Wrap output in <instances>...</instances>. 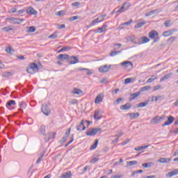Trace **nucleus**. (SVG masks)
<instances>
[{
	"instance_id": "obj_60",
	"label": "nucleus",
	"mask_w": 178,
	"mask_h": 178,
	"mask_svg": "<svg viewBox=\"0 0 178 178\" xmlns=\"http://www.w3.org/2000/svg\"><path fill=\"white\" fill-rule=\"evenodd\" d=\"M164 24L165 27H169L170 26V20L165 21Z\"/></svg>"
},
{
	"instance_id": "obj_11",
	"label": "nucleus",
	"mask_w": 178,
	"mask_h": 178,
	"mask_svg": "<svg viewBox=\"0 0 178 178\" xmlns=\"http://www.w3.org/2000/svg\"><path fill=\"white\" fill-rule=\"evenodd\" d=\"M76 130L77 131H81V130L84 131V130H86V126L84 125V120H82L80 124L77 125Z\"/></svg>"
},
{
	"instance_id": "obj_45",
	"label": "nucleus",
	"mask_w": 178,
	"mask_h": 178,
	"mask_svg": "<svg viewBox=\"0 0 178 178\" xmlns=\"http://www.w3.org/2000/svg\"><path fill=\"white\" fill-rule=\"evenodd\" d=\"M6 52H7V54H12V52H15V50L12 49V47H7L6 49Z\"/></svg>"
},
{
	"instance_id": "obj_3",
	"label": "nucleus",
	"mask_w": 178,
	"mask_h": 178,
	"mask_svg": "<svg viewBox=\"0 0 178 178\" xmlns=\"http://www.w3.org/2000/svg\"><path fill=\"white\" fill-rule=\"evenodd\" d=\"M165 118V115H162V116L156 115L150 120V124H158V123H161V120H163Z\"/></svg>"
},
{
	"instance_id": "obj_42",
	"label": "nucleus",
	"mask_w": 178,
	"mask_h": 178,
	"mask_svg": "<svg viewBox=\"0 0 178 178\" xmlns=\"http://www.w3.org/2000/svg\"><path fill=\"white\" fill-rule=\"evenodd\" d=\"M44 155H45V153H42V155L40 156V157L38 158V159L36 161V163H40L41 161H42V158H44Z\"/></svg>"
},
{
	"instance_id": "obj_21",
	"label": "nucleus",
	"mask_w": 178,
	"mask_h": 178,
	"mask_svg": "<svg viewBox=\"0 0 178 178\" xmlns=\"http://www.w3.org/2000/svg\"><path fill=\"white\" fill-rule=\"evenodd\" d=\"M29 67H31V69L34 72V73H35V72H37V70L40 69L38 67V65L35 63L30 64Z\"/></svg>"
},
{
	"instance_id": "obj_23",
	"label": "nucleus",
	"mask_w": 178,
	"mask_h": 178,
	"mask_svg": "<svg viewBox=\"0 0 178 178\" xmlns=\"http://www.w3.org/2000/svg\"><path fill=\"white\" fill-rule=\"evenodd\" d=\"M60 178H72V172L69 171L63 173Z\"/></svg>"
},
{
	"instance_id": "obj_61",
	"label": "nucleus",
	"mask_w": 178,
	"mask_h": 178,
	"mask_svg": "<svg viewBox=\"0 0 178 178\" xmlns=\"http://www.w3.org/2000/svg\"><path fill=\"white\" fill-rule=\"evenodd\" d=\"M3 30H4V31H10L12 30V28H10V26H7L4 27Z\"/></svg>"
},
{
	"instance_id": "obj_17",
	"label": "nucleus",
	"mask_w": 178,
	"mask_h": 178,
	"mask_svg": "<svg viewBox=\"0 0 178 178\" xmlns=\"http://www.w3.org/2000/svg\"><path fill=\"white\" fill-rule=\"evenodd\" d=\"M170 161H172L171 158H161L158 160V162H159V163H169Z\"/></svg>"
},
{
	"instance_id": "obj_47",
	"label": "nucleus",
	"mask_w": 178,
	"mask_h": 178,
	"mask_svg": "<svg viewBox=\"0 0 178 178\" xmlns=\"http://www.w3.org/2000/svg\"><path fill=\"white\" fill-rule=\"evenodd\" d=\"M151 163H145L142 164L143 168H151Z\"/></svg>"
},
{
	"instance_id": "obj_10",
	"label": "nucleus",
	"mask_w": 178,
	"mask_h": 178,
	"mask_svg": "<svg viewBox=\"0 0 178 178\" xmlns=\"http://www.w3.org/2000/svg\"><path fill=\"white\" fill-rule=\"evenodd\" d=\"M109 69H111V65L108 66L105 65L101 66L99 68V72H100V73H106L109 72Z\"/></svg>"
},
{
	"instance_id": "obj_56",
	"label": "nucleus",
	"mask_w": 178,
	"mask_h": 178,
	"mask_svg": "<svg viewBox=\"0 0 178 178\" xmlns=\"http://www.w3.org/2000/svg\"><path fill=\"white\" fill-rule=\"evenodd\" d=\"M131 23H133V19H130L129 22H124L122 24H124V26H130Z\"/></svg>"
},
{
	"instance_id": "obj_22",
	"label": "nucleus",
	"mask_w": 178,
	"mask_h": 178,
	"mask_svg": "<svg viewBox=\"0 0 178 178\" xmlns=\"http://www.w3.org/2000/svg\"><path fill=\"white\" fill-rule=\"evenodd\" d=\"M102 99H104V97H102V96L101 95V94H99L95 99V104H101V102H102Z\"/></svg>"
},
{
	"instance_id": "obj_30",
	"label": "nucleus",
	"mask_w": 178,
	"mask_h": 178,
	"mask_svg": "<svg viewBox=\"0 0 178 178\" xmlns=\"http://www.w3.org/2000/svg\"><path fill=\"white\" fill-rule=\"evenodd\" d=\"M158 12H159V10L158 9L154 10H152V11H150V12H149V13H147L145 14V16H146L147 17H149V16H152V15H155V13H158Z\"/></svg>"
},
{
	"instance_id": "obj_8",
	"label": "nucleus",
	"mask_w": 178,
	"mask_h": 178,
	"mask_svg": "<svg viewBox=\"0 0 178 178\" xmlns=\"http://www.w3.org/2000/svg\"><path fill=\"white\" fill-rule=\"evenodd\" d=\"M69 65H76V63H79V57L72 56L70 57L69 60Z\"/></svg>"
},
{
	"instance_id": "obj_20",
	"label": "nucleus",
	"mask_w": 178,
	"mask_h": 178,
	"mask_svg": "<svg viewBox=\"0 0 178 178\" xmlns=\"http://www.w3.org/2000/svg\"><path fill=\"white\" fill-rule=\"evenodd\" d=\"M139 95H141V92L138 91L136 93L131 94V97H129V101H134L136 98H138Z\"/></svg>"
},
{
	"instance_id": "obj_1",
	"label": "nucleus",
	"mask_w": 178,
	"mask_h": 178,
	"mask_svg": "<svg viewBox=\"0 0 178 178\" xmlns=\"http://www.w3.org/2000/svg\"><path fill=\"white\" fill-rule=\"evenodd\" d=\"M149 38L154 40L153 42H158L161 40L159 33L155 30H152L149 33Z\"/></svg>"
},
{
	"instance_id": "obj_15",
	"label": "nucleus",
	"mask_w": 178,
	"mask_h": 178,
	"mask_svg": "<svg viewBox=\"0 0 178 178\" xmlns=\"http://www.w3.org/2000/svg\"><path fill=\"white\" fill-rule=\"evenodd\" d=\"M177 175H178V169L169 172L165 175V177H173V176H177Z\"/></svg>"
},
{
	"instance_id": "obj_34",
	"label": "nucleus",
	"mask_w": 178,
	"mask_h": 178,
	"mask_svg": "<svg viewBox=\"0 0 178 178\" xmlns=\"http://www.w3.org/2000/svg\"><path fill=\"white\" fill-rule=\"evenodd\" d=\"M145 24H147V22H143L138 23L136 25L134 26V29H141V27H143V26H145Z\"/></svg>"
},
{
	"instance_id": "obj_31",
	"label": "nucleus",
	"mask_w": 178,
	"mask_h": 178,
	"mask_svg": "<svg viewBox=\"0 0 178 178\" xmlns=\"http://www.w3.org/2000/svg\"><path fill=\"white\" fill-rule=\"evenodd\" d=\"M77 70H79V71H83V70H86L87 72H86V74L87 76H91V74H92V72H91V71H90V70L87 69V68H81V67H79L77 69Z\"/></svg>"
},
{
	"instance_id": "obj_27",
	"label": "nucleus",
	"mask_w": 178,
	"mask_h": 178,
	"mask_svg": "<svg viewBox=\"0 0 178 178\" xmlns=\"http://www.w3.org/2000/svg\"><path fill=\"white\" fill-rule=\"evenodd\" d=\"M19 108H19L18 111L23 112V109H26V103L24 102H21L19 103Z\"/></svg>"
},
{
	"instance_id": "obj_64",
	"label": "nucleus",
	"mask_w": 178,
	"mask_h": 178,
	"mask_svg": "<svg viewBox=\"0 0 178 178\" xmlns=\"http://www.w3.org/2000/svg\"><path fill=\"white\" fill-rule=\"evenodd\" d=\"M118 55V51H111L110 54V56H116Z\"/></svg>"
},
{
	"instance_id": "obj_9",
	"label": "nucleus",
	"mask_w": 178,
	"mask_h": 178,
	"mask_svg": "<svg viewBox=\"0 0 178 178\" xmlns=\"http://www.w3.org/2000/svg\"><path fill=\"white\" fill-rule=\"evenodd\" d=\"M120 66H122L123 67H129V69H133V63L131 61H124L120 63Z\"/></svg>"
},
{
	"instance_id": "obj_36",
	"label": "nucleus",
	"mask_w": 178,
	"mask_h": 178,
	"mask_svg": "<svg viewBox=\"0 0 178 178\" xmlns=\"http://www.w3.org/2000/svg\"><path fill=\"white\" fill-rule=\"evenodd\" d=\"M172 34H173V31H166L163 32V37H170V35H172Z\"/></svg>"
},
{
	"instance_id": "obj_24",
	"label": "nucleus",
	"mask_w": 178,
	"mask_h": 178,
	"mask_svg": "<svg viewBox=\"0 0 178 178\" xmlns=\"http://www.w3.org/2000/svg\"><path fill=\"white\" fill-rule=\"evenodd\" d=\"M101 118H102V116L101 115V113H99V111H95V114H94L95 120H99Z\"/></svg>"
},
{
	"instance_id": "obj_4",
	"label": "nucleus",
	"mask_w": 178,
	"mask_h": 178,
	"mask_svg": "<svg viewBox=\"0 0 178 178\" xmlns=\"http://www.w3.org/2000/svg\"><path fill=\"white\" fill-rule=\"evenodd\" d=\"M42 112L46 116H49L51 115V108L47 104H43L42 106Z\"/></svg>"
},
{
	"instance_id": "obj_49",
	"label": "nucleus",
	"mask_w": 178,
	"mask_h": 178,
	"mask_svg": "<svg viewBox=\"0 0 178 178\" xmlns=\"http://www.w3.org/2000/svg\"><path fill=\"white\" fill-rule=\"evenodd\" d=\"M133 79L132 78H127L125 80H124V84H129L130 83L131 81H133Z\"/></svg>"
},
{
	"instance_id": "obj_54",
	"label": "nucleus",
	"mask_w": 178,
	"mask_h": 178,
	"mask_svg": "<svg viewBox=\"0 0 178 178\" xmlns=\"http://www.w3.org/2000/svg\"><path fill=\"white\" fill-rule=\"evenodd\" d=\"M106 16V14L100 15L99 17V22H104V19H105V17Z\"/></svg>"
},
{
	"instance_id": "obj_58",
	"label": "nucleus",
	"mask_w": 178,
	"mask_h": 178,
	"mask_svg": "<svg viewBox=\"0 0 178 178\" xmlns=\"http://www.w3.org/2000/svg\"><path fill=\"white\" fill-rule=\"evenodd\" d=\"M161 85H157V86H154V90H153L156 91V90L161 89Z\"/></svg>"
},
{
	"instance_id": "obj_59",
	"label": "nucleus",
	"mask_w": 178,
	"mask_h": 178,
	"mask_svg": "<svg viewBox=\"0 0 178 178\" xmlns=\"http://www.w3.org/2000/svg\"><path fill=\"white\" fill-rule=\"evenodd\" d=\"M122 136H123V133L122 132V131H120V132L117 133V134L115 135V137L119 138V137H122Z\"/></svg>"
},
{
	"instance_id": "obj_38",
	"label": "nucleus",
	"mask_w": 178,
	"mask_h": 178,
	"mask_svg": "<svg viewBox=\"0 0 178 178\" xmlns=\"http://www.w3.org/2000/svg\"><path fill=\"white\" fill-rule=\"evenodd\" d=\"M97 147H98V139H96L95 140V143L90 147V149H95V148H97Z\"/></svg>"
},
{
	"instance_id": "obj_16",
	"label": "nucleus",
	"mask_w": 178,
	"mask_h": 178,
	"mask_svg": "<svg viewBox=\"0 0 178 178\" xmlns=\"http://www.w3.org/2000/svg\"><path fill=\"white\" fill-rule=\"evenodd\" d=\"M131 105L130 103H127L120 107L121 111H129L131 108Z\"/></svg>"
},
{
	"instance_id": "obj_2",
	"label": "nucleus",
	"mask_w": 178,
	"mask_h": 178,
	"mask_svg": "<svg viewBox=\"0 0 178 178\" xmlns=\"http://www.w3.org/2000/svg\"><path fill=\"white\" fill-rule=\"evenodd\" d=\"M101 131H102V129L95 127L93 129H89L86 134V136L91 137L92 136H95L97 133H101Z\"/></svg>"
},
{
	"instance_id": "obj_7",
	"label": "nucleus",
	"mask_w": 178,
	"mask_h": 178,
	"mask_svg": "<svg viewBox=\"0 0 178 178\" xmlns=\"http://www.w3.org/2000/svg\"><path fill=\"white\" fill-rule=\"evenodd\" d=\"M174 122L175 118L172 115H170L169 117H168V120L162 124V127H165V126H169L172 124V123H173Z\"/></svg>"
},
{
	"instance_id": "obj_57",
	"label": "nucleus",
	"mask_w": 178,
	"mask_h": 178,
	"mask_svg": "<svg viewBox=\"0 0 178 178\" xmlns=\"http://www.w3.org/2000/svg\"><path fill=\"white\" fill-rule=\"evenodd\" d=\"M77 19H79V16H74V17H71L70 18V22H74V20H77Z\"/></svg>"
},
{
	"instance_id": "obj_51",
	"label": "nucleus",
	"mask_w": 178,
	"mask_h": 178,
	"mask_svg": "<svg viewBox=\"0 0 178 178\" xmlns=\"http://www.w3.org/2000/svg\"><path fill=\"white\" fill-rule=\"evenodd\" d=\"M27 73H29V74H34V71L29 67V68L26 70Z\"/></svg>"
},
{
	"instance_id": "obj_53",
	"label": "nucleus",
	"mask_w": 178,
	"mask_h": 178,
	"mask_svg": "<svg viewBox=\"0 0 178 178\" xmlns=\"http://www.w3.org/2000/svg\"><path fill=\"white\" fill-rule=\"evenodd\" d=\"M115 49H119V48H120L122 47V44L120 43H115L113 44Z\"/></svg>"
},
{
	"instance_id": "obj_43",
	"label": "nucleus",
	"mask_w": 178,
	"mask_h": 178,
	"mask_svg": "<svg viewBox=\"0 0 178 178\" xmlns=\"http://www.w3.org/2000/svg\"><path fill=\"white\" fill-rule=\"evenodd\" d=\"M49 38H51L52 40H56L58 38V35L56 33H54L49 36Z\"/></svg>"
},
{
	"instance_id": "obj_28",
	"label": "nucleus",
	"mask_w": 178,
	"mask_h": 178,
	"mask_svg": "<svg viewBox=\"0 0 178 178\" xmlns=\"http://www.w3.org/2000/svg\"><path fill=\"white\" fill-rule=\"evenodd\" d=\"M72 94H75L76 95H80V94H83V90L79 88H74L72 90Z\"/></svg>"
},
{
	"instance_id": "obj_6",
	"label": "nucleus",
	"mask_w": 178,
	"mask_h": 178,
	"mask_svg": "<svg viewBox=\"0 0 178 178\" xmlns=\"http://www.w3.org/2000/svg\"><path fill=\"white\" fill-rule=\"evenodd\" d=\"M130 8V5H129V3H124L122 6L118 9L117 11H115L116 13H123V12H126Z\"/></svg>"
},
{
	"instance_id": "obj_62",
	"label": "nucleus",
	"mask_w": 178,
	"mask_h": 178,
	"mask_svg": "<svg viewBox=\"0 0 178 178\" xmlns=\"http://www.w3.org/2000/svg\"><path fill=\"white\" fill-rule=\"evenodd\" d=\"M72 129H68L67 131L65 133V136H67V138L69 137V136H70V131H71Z\"/></svg>"
},
{
	"instance_id": "obj_18",
	"label": "nucleus",
	"mask_w": 178,
	"mask_h": 178,
	"mask_svg": "<svg viewBox=\"0 0 178 178\" xmlns=\"http://www.w3.org/2000/svg\"><path fill=\"white\" fill-rule=\"evenodd\" d=\"M108 28V25L104 24L102 27L98 28L97 31L99 33V34H101L105 31H106V29Z\"/></svg>"
},
{
	"instance_id": "obj_29",
	"label": "nucleus",
	"mask_w": 178,
	"mask_h": 178,
	"mask_svg": "<svg viewBox=\"0 0 178 178\" xmlns=\"http://www.w3.org/2000/svg\"><path fill=\"white\" fill-rule=\"evenodd\" d=\"M12 105H16V102L15 100L8 101L6 103V108H8L9 109V107L12 106Z\"/></svg>"
},
{
	"instance_id": "obj_37",
	"label": "nucleus",
	"mask_w": 178,
	"mask_h": 178,
	"mask_svg": "<svg viewBox=\"0 0 178 178\" xmlns=\"http://www.w3.org/2000/svg\"><path fill=\"white\" fill-rule=\"evenodd\" d=\"M70 49H72V47H63L62 49H60L58 51V54H60V52H63V51H69V50H70Z\"/></svg>"
},
{
	"instance_id": "obj_63",
	"label": "nucleus",
	"mask_w": 178,
	"mask_h": 178,
	"mask_svg": "<svg viewBox=\"0 0 178 178\" xmlns=\"http://www.w3.org/2000/svg\"><path fill=\"white\" fill-rule=\"evenodd\" d=\"M77 102H78L77 99H72V100L71 101L70 104H71V105H74L75 104H77Z\"/></svg>"
},
{
	"instance_id": "obj_40",
	"label": "nucleus",
	"mask_w": 178,
	"mask_h": 178,
	"mask_svg": "<svg viewBox=\"0 0 178 178\" xmlns=\"http://www.w3.org/2000/svg\"><path fill=\"white\" fill-rule=\"evenodd\" d=\"M176 41V37H171L168 40V44H173Z\"/></svg>"
},
{
	"instance_id": "obj_50",
	"label": "nucleus",
	"mask_w": 178,
	"mask_h": 178,
	"mask_svg": "<svg viewBox=\"0 0 178 178\" xmlns=\"http://www.w3.org/2000/svg\"><path fill=\"white\" fill-rule=\"evenodd\" d=\"M55 133H50V136L47 137V141H49L51 138H54V137H55Z\"/></svg>"
},
{
	"instance_id": "obj_19",
	"label": "nucleus",
	"mask_w": 178,
	"mask_h": 178,
	"mask_svg": "<svg viewBox=\"0 0 178 178\" xmlns=\"http://www.w3.org/2000/svg\"><path fill=\"white\" fill-rule=\"evenodd\" d=\"M58 58V59H61V60H69L70 56L67 54H60Z\"/></svg>"
},
{
	"instance_id": "obj_35",
	"label": "nucleus",
	"mask_w": 178,
	"mask_h": 178,
	"mask_svg": "<svg viewBox=\"0 0 178 178\" xmlns=\"http://www.w3.org/2000/svg\"><path fill=\"white\" fill-rule=\"evenodd\" d=\"M151 90V86H144L143 88H141L139 90L140 92H144V91H148Z\"/></svg>"
},
{
	"instance_id": "obj_14",
	"label": "nucleus",
	"mask_w": 178,
	"mask_h": 178,
	"mask_svg": "<svg viewBox=\"0 0 178 178\" xmlns=\"http://www.w3.org/2000/svg\"><path fill=\"white\" fill-rule=\"evenodd\" d=\"M26 13H28V15H37L38 13L37 12V10H35L33 7L30 6L26 9Z\"/></svg>"
},
{
	"instance_id": "obj_41",
	"label": "nucleus",
	"mask_w": 178,
	"mask_h": 178,
	"mask_svg": "<svg viewBox=\"0 0 178 178\" xmlns=\"http://www.w3.org/2000/svg\"><path fill=\"white\" fill-rule=\"evenodd\" d=\"M35 31V26H29L28 28V33H34Z\"/></svg>"
},
{
	"instance_id": "obj_33",
	"label": "nucleus",
	"mask_w": 178,
	"mask_h": 178,
	"mask_svg": "<svg viewBox=\"0 0 178 178\" xmlns=\"http://www.w3.org/2000/svg\"><path fill=\"white\" fill-rule=\"evenodd\" d=\"M156 79H158L156 75H153L152 76L151 78H149L146 83H153V81H155V80H156Z\"/></svg>"
},
{
	"instance_id": "obj_39",
	"label": "nucleus",
	"mask_w": 178,
	"mask_h": 178,
	"mask_svg": "<svg viewBox=\"0 0 178 178\" xmlns=\"http://www.w3.org/2000/svg\"><path fill=\"white\" fill-rule=\"evenodd\" d=\"M12 72H3V74H2V77H6V78H8V77H10V76H12Z\"/></svg>"
},
{
	"instance_id": "obj_44",
	"label": "nucleus",
	"mask_w": 178,
	"mask_h": 178,
	"mask_svg": "<svg viewBox=\"0 0 178 178\" xmlns=\"http://www.w3.org/2000/svg\"><path fill=\"white\" fill-rule=\"evenodd\" d=\"M143 172H144V170H137V171H134V172H132L131 176L134 177V176H136V175H137L138 173H143Z\"/></svg>"
},
{
	"instance_id": "obj_25",
	"label": "nucleus",
	"mask_w": 178,
	"mask_h": 178,
	"mask_svg": "<svg viewBox=\"0 0 178 178\" xmlns=\"http://www.w3.org/2000/svg\"><path fill=\"white\" fill-rule=\"evenodd\" d=\"M138 163V161H127V168H130L131 166H134V165H137Z\"/></svg>"
},
{
	"instance_id": "obj_13",
	"label": "nucleus",
	"mask_w": 178,
	"mask_h": 178,
	"mask_svg": "<svg viewBox=\"0 0 178 178\" xmlns=\"http://www.w3.org/2000/svg\"><path fill=\"white\" fill-rule=\"evenodd\" d=\"M148 102H149V100H147L145 102H140L138 104H136L134 108V109L137 108H144L145 106H147V105H148Z\"/></svg>"
},
{
	"instance_id": "obj_46",
	"label": "nucleus",
	"mask_w": 178,
	"mask_h": 178,
	"mask_svg": "<svg viewBox=\"0 0 178 178\" xmlns=\"http://www.w3.org/2000/svg\"><path fill=\"white\" fill-rule=\"evenodd\" d=\"M40 133H41V134H43V136H45V126L44 125L41 126Z\"/></svg>"
},
{
	"instance_id": "obj_55",
	"label": "nucleus",
	"mask_w": 178,
	"mask_h": 178,
	"mask_svg": "<svg viewBox=\"0 0 178 178\" xmlns=\"http://www.w3.org/2000/svg\"><path fill=\"white\" fill-rule=\"evenodd\" d=\"M67 140V136H65L63 137L62 140L60 141L61 144H63V143H66V140Z\"/></svg>"
},
{
	"instance_id": "obj_26",
	"label": "nucleus",
	"mask_w": 178,
	"mask_h": 178,
	"mask_svg": "<svg viewBox=\"0 0 178 178\" xmlns=\"http://www.w3.org/2000/svg\"><path fill=\"white\" fill-rule=\"evenodd\" d=\"M128 115H129V116H130V119H137V118H138V116H140L139 113H131Z\"/></svg>"
},
{
	"instance_id": "obj_5",
	"label": "nucleus",
	"mask_w": 178,
	"mask_h": 178,
	"mask_svg": "<svg viewBox=\"0 0 178 178\" xmlns=\"http://www.w3.org/2000/svg\"><path fill=\"white\" fill-rule=\"evenodd\" d=\"M6 20H10V22H12L13 23V24H21V23H23V22H24V19L15 17L6 18Z\"/></svg>"
},
{
	"instance_id": "obj_48",
	"label": "nucleus",
	"mask_w": 178,
	"mask_h": 178,
	"mask_svg": "<svg viewBox=\"0 0 178 178\" xmlns=\"http://www.w3.org/2000/svg\"><path fill=\"white\" fill-rule=\"evenodd\" d=\"M122 101H123L122 98H118L117 100H115L114 102V104L115 105H119L120 104V102H122Z\"/></svg>"
},
{
	"instance_id": "obj_52",
	"label": "nucleus",
	"mask_w": 178,
	"mask_h": 178,
	"mask_svg": "<svg viewBox=\"0 0 178 178\" xmlns=\"http://www.w3.org/2000/svg\"><path fill=\"white\" fill-rule=\"evenodd\" d=\"M95 23H101V22H99V17L94 19L93 21H92V26H94L95 24Z\"/></svg>"
},
{
	"instance_id": "obj_32",
	"label": "nucleus",
	"mask_w": 178,
	"mask_h": 178,
	"mask_svg": "<svg viewBox=\"0 0 178 178\" xmlns=\"http://www.w3.org/2000/svg\"><path fill=\"white\" fill-rule=\"evenodd\" d=\"M172 76V73L168 74L167 75L163 76L162 78H161L160 81H165V80H168V79H170Z\"/></svg>"
},
{
	"instance_id": "obj_12",
	"label": "nucleus",
	"mask_w": 178,
	"mask_h": 178,
	"mask_svg": "<svg viewBox=\"0 0 178 178\" xmlns=\"http://www.w3.org/2000/svg\"><path fill=\"white\" fill-rule=\"evenodd\" d=\"M147 42H149V38H147V36H143L138 40V45H141L143 44H147Z\"/></svg>"
}]
</instances>
